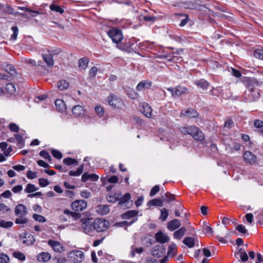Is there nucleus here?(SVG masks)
<instances>
[{"mask_svg": "<svg viewBox=\"0 0 263 263\" xmlns=\"http://www.w3.org/2000/svg\"><path fill=\"white\" fill-rule=\"evenodd\" d=\"M67 257L73 263L81 262L84 259V254L80 250H72L68 253Z\"/></svg>", "mask_w": 263, "mask_h": 263, "instance_id": "7ed1b4c3", "label": "nucleus"}, {"mask_svg": "<svg viewBox=\"0 0 263 263\" xmlns=\"http://www.w3.org/2000/svg\"><path fill=\"white\" fill-rule=\"evenodd\" d=\"M194 126H182L179 128L180 132L183 135H191Z\"/></svg>", "mask_w": 263, "mask_h": 263, "instance_id": "ea45409f", "label": "nucleus"}, {"mask_svg": "<svg viewBox=\"0 0 263 263\" xmlns=\"http://www.w3.org/2000/svg\"><path fill=\"white\" fill-rule=\"evenodd\" d=\"M6 90L8 93L12 94L15 91V86L13 83H8L6 86Z\"/></svg>", "mask_w": 263, "mask_h": 263, "instance_id": "5fc2aeb1", "label": "nucleus"}, {"mask_svg": "<svg viewBox=\"0 0 263 263\" xmlns=\"http://www.w3.org/2000/svg\"><path fill=\"white\" fill-rule=\"evenodd\" d=\"M95 230L97 232H102L106 230L109 227L108 221L101 218L96 219L94 221Z\"/></svg>", "mask_w": 263, "mask_h": 263, "instance_id": "20e7f679", "label": "nucleus"}, {"mask_svg": "<svg viewBox=\"0 0 263 263\" xmlns=\"http://www.w3.org/2000/svg\"><path fill=\"white\" fill-rule=\"evenodd\" d=\"M259 96L260 94L257 90H253L249 92L247 99L249 102H254L259 98Z\"/></svg>", "mask_w": 263, "mask_h": 263, "instance_id": "a878e982", "label": "nucleus"}, {"mask_svg": "<svg viewBox=\"0 0 263 263\" xmlns=\"http://www.w3.org/2000/svg\"><path fill=\"white\" fill-rule=\"evenodd\" d=\"M13 255L15 258L22 261H24L26 259V256L24 254L19 251L14 252L13 253Z\"/></svg>", "mask_w": 263, "mask_h": 263, "instance_id": "6e6d98bb", "label": "nucleus"}, {"mask_svg": "<svg viewBox=\"0 0 263 263\" xmlns=\"http://www.w3.org/2000/svg\"><path fill=\"white\" fill-rule=\"evenodd\" d=\"M160 212L161 215L159 217V219H160L162 221H164L166 220L169 215L168 210L166 208H163L162 209L160 210Z\"/></svg>", "mask_w": 263, "mask_h": 263, "instance_id": "a18cd8bd", "label": "nucleus"}, {"mask_svg": "<svg viewBox=\"0 0 263 263\" xmlns=\"http://www.w3.org/2000/svg\"><path fill=\"white\" fill-rule=\"evenodd\" d=\"M165 248L162 245H158L153 247L152 250V255L157 258L163 256L165 253Z\"/></svg>", "mask_w": 263, "mask_h": 263, "instance_id": "1a4fd4ad", "label": "nucleus"}, {"mask_svg": "<svg viewBox=\"0 0 263 263\" xmlns=\"http://www.w3.org/2000/svg\"><path fill=\"white\" fill-rule=\"evenodd\" d=\"M83 168L84 164H82L77 168V171H70L69 174L71 176H79L82 173Z\"/></svg>", "mask_w": 263, "mask_h": 263, "instance_id": "37998d69", "label": "nucleus"}, {"mask_svg": "<svg viewBox=\"0 0 263 263\" xmlns=\"http://www.w3.org/2000/svg\"><path fill=\"white\" fill-rule=\"evenodd\" d=\"M96 112L100 117H102L104 114L103 108L101 106H96L95 108Z\"/></svg>", "mask_w": 263, "mask_h": 263, "instance_id": "338daca9", "label": "nucleus"}, {"mask_svg": "<svg viewBox=\"0 0 263 263\" xmlns=\"http://www.w3.org/2000/svg\"><path fill=\"white\" fill-rule=\"evenodd\" d=\"M11 30L13 31V34L11 35L10 38L11 40H15L18 32V28L16 26H12L11 27Z\"/></svg>", "mask_w": 263, "mask_h": 263, "instance_id": "e2e57ef3", "label": "nucleus"}, {"mask_svg": "<svg viewBox=\"0 0 263 263\" xmlns=\"http://www.w3.org/2000/svg\"><path fill=\"white\" fill-rule=\"evenodd\" d=\"M134 45V43L129 40L123 43L121 42L119 45L117 46V47L121 50L127 51L132 48Z\"/></svg>", "mask_w": 263, "mask_h": 263, "instance_id": "5701e85b", "label": "nucleus"}, {"mask_svg": "<svg viewBox=\"0 0 263 263\" xmlns=\"http://www.w3.org/2000/svg\"><path fill=\"white\" fill-rule=\"evenodd\" d=\"M107 35L111 39L112 41L117 44H120L123 39V35L121 29L113 27L107 31Z\"/></svg>", "mask_w": 263, "mask_h": 263, "instance_id": "f257e3e1", "label": "nucleus"}, {"mask_svg": "<svg viewBox=\"0 0 263 263\" xmlns=\"http://www.w3.org/2000/svg\"><path fill=\"white\" fill-rule=\"evenodd\" d=\"M14 138L16 140L17 144L23 147L25 145V141L21 134H15Z\"/></svg>", "mask_w": 263, "mask_h": 263, "instance_id": "49530a36", "label": "nucleus"}, {"mask_svg": "<svg viewBox=\"0 0 263 263\" xmlns=\"http://www.w3.org/2000/svg\"><path fill=\"white\" fill-rule=\"evenodd\" d=\"M9 261V256L4 253H0V263H8Z\"/></svg>", "mask_w": 263, "mask_h": 263, "instance_id": "680f3d73", "label": "nucleus"}, {"mask_svg": "<svg viewBox=\"0 0 263 263\" xmlns=\"http://www.w3.org/2000/svg\"><path fill=\"white\" fill-rule=\"evenodd\" d=\"M9 128L11 132L18 133L19 132V127L14 123H11L9 125Z\"/></svg>", "mask_w": 263, "mask_h": 263, "instance_id": "0e129e2a", "label": "nucleus"}, {"mask_svg": "<svg viewBox=\"0 0 263 263\" xmlns=\"http://www.w3.org/2000/svg\"><path fill=\"white\" fill-rule=\"evenodd\" d=\"M180 5L182 7L185 9H190L192 10H202L205 7L204 5L198 4L196 1H187L181 2Z\"/></svg>", "mask_w": 263, "mask_h": 263, "instance_id": "39448f33", "label": "nucleus"}, {"mask_svg": "<svg viewBox=\"0 0 263 263\" xmlns=\"http://www.w3.org/2000/svg\"><path fill=\"white\" fill-rule=\"evenodd\" d=\"M181 226V222L179 220L174 219L170 221L167 224V228L171 231H173L179 228Z\"/></svg>", "mask_w": 263, "mask_h": 263, "instance_id": "a211bd4d", "label": "nucleus"}, {"mask_svg": "<svg viewBox=\"0 0 263 263\" xmlns=\"http://www.w3.org/2000/svg\"><path fill=\"white\" fill-rule=\"evenodd\" d=\"M38 188L36 187L34 184L31 183H28L27 184L26 187L24 189V192L26 193H32L37 190Z\"/></svg>", "mask_w": 263, "mask_h": 263, "instance_id": "79ce46f5", "label": "nucleus"}, {"mask_svg": "<svg viewBox=\"0 0 263 263\" xmlns=\"http://www.w3.org/2000/svg\"><path fill=\"white\" fill-rule=\"evenodd\" d=\"M194 139L202 142L204 140V135L203 132L196 126H194L190 135Z\"/></svg>", "mask_w": 263, "mask_h": 263, "instance_id": "9d476101", "label": "nucleus"}, {"mask_svg": "<svg viewBox=\"0 0 263 263\" xmlns=\"http://www.w3.org/2000/svg\"><path fill=\"white\" fill-rule=\"evenodd\" d=\"M108 101L109 105L115 108L118 107L121 102V100L118 98L116 95L113 94L108 96Z\"/></svg>", "mask_w": 263, "mask_h": 263, "instance_id": "6ab92c4d", "label": "nucleus"}, {"mask_svg": "<svg viewBox=\"0 0 263 263\" xmlns=\"http://www.w3.org/2000/svg\"><path fill=\"white\" fill-rule=\"evenodd\" d=\"M254 127L255 128L254 131L257 133L259 130L263 128V121L259 119H255L253 123Z\"/></svg>", "mask_w": 263, "mask_h": 263, "instance_id": "a19ab883", "label": "nucleus"}, {"mask_svg": "<svg viewBox=\"0 0 263 263\" xmlns=\"http://www.w3.org/2000/svg\"><path fill=\"white\" fill-rule=\"evenodd\" d=\"M71 206L75 211L82 212L86 209L87 203L84 200H76L72 202Z\"/></svg>", "mask_w": 263, "mask_h": 263, "instance_id": "423d86ee", "label": "nucleus"}, {"mask_svg": "<svg viewBox=\"0 0 263 263\" xmlns=\"http://www.w3.org/2000/svg\"><path fill=\"white\" fill-rule=\"evenodd\" d=\"M130 199V194L129 193L125 194L123 196H119V204L121 206L122 204L128 202Z\"/></svg>", "mask_w": 263, "mask_h": 263, "instance_id": "4c0bfd02", "label": "nucleus"}, {"mask_svg": "<svg viewBox=\"0 0 263 263\" xmlns=\"http://www.w3.org/2000/svg\"><path fill=\"white\" fill-rule=\"evenodd\" d=\"M147 205L161 207L163 205V200L160 198H155L149 200L147 202Z\"/></svg>", "mask_w": 263, "mask_h": 263, "instance_id": "cd10ccee", "label": "nucleus"}, {"mask_svg": "<svg viewBox=\"0 0 263 263\" xmlns=\"http://www.w3.org/2000/svg\"><path fill=\"white\" fill-rule=\"evenodd\" d=\"M234 256L237 258L239 256L241 260L243 262H246L248 259V256L247 253L245 250H243L242 248L240 249L237 252L234 253Z\"/></svg>", "mask_w": 263, "mask_h": 263, "instance_id": "b1692460", "label": "nucleus"}, {"mask_svg": "<svg viewBox=\"0 0 263 263\" xmlns=\"http://www.w3.org/2000/svg\"><path fill=\"white\" fill-rule=\"evenodd\" d=\"M48 244L56 252L62 253L64 251L63 245L58 241L49 240Z\"/></svg>", "mask_w": 263, "mask_h": 263, "instance_id": "f8f14e48", "label": "nucleus"}, {"mask_svg": "<svg viewBox=\"0 0 263 263\" xmlns=\"http://www.w3.org/2000/svg\"><path fill=\"white\" fill-rule=\"evenodd\" d=\"M51 257V255L49 253L42 252L37 255L36 259L39 261L46 262L50 259Z\"/></svg>", "mask_w": 263, "mask_h": 263, "instance_id": "412c9836", "label": "nucleus"}, {"mask_svg": "<svg viewBox=\"0 0 263 263\" xmlns=\"http://www.w3.org/2000/svg\"><path fill=\"white\" fill-rule=\"evenodd\" d=\"M186 230L184 227H181L179 230L176 231L173 234L174 238L180 239L184 235Z\"/></svg>", "mask_w": 263, "mask_h": 263, "instance_id": "2f4dec72", "label": "nucleus"}, {"mask_svg": "<svg viewBox=\"0 0 263 263\" xmlns=\"http://www.w3.org/2000/svg\"><path fill=\"white\" fill-rule=\"evenodd\" d=\"M26 206L22 204L17 205L15 208V214L17 216H26L27 214Z\"/></svg>", "mask_w": 263, "mask_h": 263, "instance_id": "f3484780", "label": "nucleus"}, {"mask_svg": "<svg viewBox=\"0 0 263 263\" xmlns=\"http://www.w3.org/2000/svg\"><path fill=\"white\" fill-rule=\"evenodd\" d=\"M180 116H184L189 118H195L198 116V113L194 109L190 108L182 110L180 114Z\"/></svg>", "mask_w": 263, "mask_h": 263, "instance_id": "ddd939ff", "label": "nucleus"}, {"mask_svg": "<svg viewBox=\"0 0 263 263\" xmlns=\"http://www.w3.org/2000/svg\"><path fill=\"white\" fill-rule=\"evenodd\" d=\"M254 55L255 58L263 60V50L259 49L255 50L254 52Z\"/></svg>", "mask_w": 263, "mask_h": 263, "instance_id": "13d9d810", "label": "nucleus"}, {"mask_svg": "<svg viewBox=\"0 0 263 263\" xmlns=\"http://www.w3.org/2000/svg\"><path fill=\"white\" fill-rule=\"evenodd\" d=\"M19 239L23 244L27 246L32 245L35 241L34 236L31 234H27V233L20 234Z\"/></svg>", "mask_w": 263, "mask_h": 263, "instance_id": "0eeeda50", "label": "nucleus"}, {"mask_svg": "<svg viewBox=\"0 0 263 263\" xmlns=\"http://www.w3.org/2000/svg\"><path fill=\"white\" fill-rule=\"evenodd\" d=\"M17 9L19 10H23L25 12H28L32 13V16H35L37 14H39V12L38 11H35V10H31L29 9V8L25 7H17Z\"/></svg>", "mask_w": 263, "mask_h": 263, "instance_id": "864d4df0", "label": "nucleus"}, {"mask_svg": "<svg viewBox=\"0 0 263 263\" xmlns=\"http://www.w3.org/2000/svg\"><path fill=\"white\" fill-rule=\"evenodd\" d=\"M245 84H246V87L248 89L249 92L252 91H253V90H255L254 88H255V85L256 84V83L255 80H248L246 82Z\"/></svg>", "mask_w": 263, "mask_h": 263, "instance_id": "e433bc0d", "label": "nucleus"}, {"mask_svg": "<svg viewBox=\"0 0 263 263\" xmlns=\"http://www.w3.org/2000/svg\"><path fill=\"white\" fill-rule=\"evenodd\" d=\"M99 179V176L95 174H89L88 173H85L81 177L82 182H86L90 179L91 181H96Z\"/></svg>", "mask_w": 263, "mask_h": 263, "instance_id": "4be33fe9", "label": "nucleus"}, {"mask_svg": "<svg viewBox=\"0 0 263 263\" xmlns=\"http://www.w3.org/2000/svg\"><path fill=\"white\" fill-rule=\"evenodd\" d=\"M32 217L35 220L39 222H44L46 221V218L41 215L34 214Z\"/></svg>", "mask_w": 263, "mask_h": 263, "instance_id": "69168bd1", "label": "nucleus"}, {"mask_svg": "<svg viewBox=\"0 0 263 263\" xmlns=\"http://www.w3.org/2000/svg\"><path fill=\"white\" fill-rule=\"evenodd\" d=\"M2 67L6 71L10 73L11 76H14L16 73L14 67L11 64H9L7 63H3L2 64Z\"/></svg>", "mask_w": 263, "mask_h": 263, "instance_id": "393cba45", "label": "nucleus"}, {"mask_svg": "<svg viewBox=\"0 0 263 263\" xmlns=\"http://www.w3.org/2000/svg\"><path fill=\"white\" fill-rule=\"evenodd\" d=\"M97 211L100 215H104L109 212V208L107 205H99Z\"/></svg>", "mask_w": 263, "mask_h": 263, "instance_id": "c756f323", "label": "nucleus"}, {"mask_svg": "<svg viewBox=\"0 0 263 263\" xmlns=\"http://www.w3.org/2000/svg\"><path fill=\"white\" fill-rule=\"evenodd\" d=\"M89 62V60L87 58H83L79 60V67L81 69H85L87 66Z\"/></svg>", "mask_w": 263, "mask_h": 263, "instance_id": "c9c22d12", "label": "nucleus"}, {"mask_svg": "<svg viewBox=\"0 0 263 263\" xmlns=\"http://www.w3.org/2000/svg\"><path fill=\"white\" fill-rule=\"evenodd\" d=\"M167 90L171 93L173 97H179L181 95L185 94L187 91L185 87L177 86L174 88L170 87Z\"/></svg>", "mask_w": 263, "mask_h": 263, "instance_id": "6e6552de", "label": "nucleus"}, {"mask_svg": "<svg viewBox=\"0 0 263 263\" xmlns=\"http://www.w3.org/2000/svg\"><path fill=\"white\" fill-rule=\"evenodd\" d=\"M50 9L51 10L58 12L60 14H62L64 12V10L60 6L54 4L51 5L50 6Z\"/></svg>", "mask_w": 263, "mask_h": 263, "instance_id": "603ef678", "label": "nucleus"}, {"mask_svg": "<svg viewBox=\"0 0 263 263\" xmlns=\"http://www.w3.org/2000/svg\"><path fill=\"white\" fill-rule=\"evenodd\" d=\"M141 111L147 118H151L152 109L148 104H144Z\"/></svg>", "mask_w": 263, "mask_h": 263, "instance_id": "bb28decb", "label": "nucleus"}, {"mask_svg": "<svg viewBox=\"0 0 263 263\" xmlns=\"http://www.w3.org/2000/svg\"><path fill=\"white\" fill-rule=\"evenodd\" d=\"M155 238L157 242L161 244H164L170 240L169 236L161 231H159L155 234Z\"/></svg>", "mask_w": 263, "mask_h": 263, "instance_id": "9b49d317", "label": "nucleus"}, {"mask_svg": "<svg viewBox=\"0 0 263 263\" xmlns=\"http://www.w3.org/2000/svg\"><path fill=\"white\" fill-rule=\"evenodd\" d=\"M195 84L199 87L202 88L203 89H207L209 83L204 79H200L195 82Z\"/></svg>", "mask_w": 263, "mask_h": 263, "instance_id": "f704fd0d", "label": "nucleus"}, {"mask_svg": "<svg viewBox=\"0 0 263 263\" xmlns=\"http://www.w3.org/2000/svg\"><path fill=\"white\" fill-rule=\"evenodd\" d=\"M55 105L56 108L59 111H63L66 109V105L63 101V100L61 99H57L55 101Z\"/></svg>", "mask_w": 263, "mask_h": 263, "instance_id": "7c9ffc66", "label": "nucleus"}, {"mask_svg": "<svg viewBox=\"0 0 263 263\" xmlns=\"http://www.w3.org/2000/svg\"><path fill=\"white\" fill-rule=\"evenodd\" d=\"M121 196L119 194H114V195H110L107 197V200L108 202L115 203L119 200V196Z\"/></svg>", "mask_w": 263, "mask_h": 263, "instance_id": "de8ad7c7", "label": "nucleus"}, {"mask_svg": "<svg viewBox=\"0 0 263 263\" xmlns=\"http://www.w3.org/2000/svg\"><path fill=\"white\" fill-rule=\"evenodd\" d=\"M44 61L49 66H52L54 64L53 57L51 54H45L42 55Z\"/></svg>", "mask_w": 263, "mask_h": 263, "instance_id": "473e14b6", "label": "nucleus"}, {"mask_svg": "<svg viewBox=\"0 0 263 263\" xmlns=\"http://www.w3.org/2000/svg\"><path fill=\"white\" fill-rule=\"evenodd\" d=\"M69 86V83L65 80H60L57 83V87L60 90H63L68 88Z\"/></svg>", "mask_w": 263, "mask_h": 263, "instance_id": "58836bf2", "label": "nucleus"}, {"mask_svg": "<svg viewBox=\"0 0 263 263\" xmlns=\"http://www.w3.org/2000/svg\"><path fill=\"white\" fill-rule=\"evenodd\" d=\"M15 220V222L16 224H25L27 223L28 219L25 216H20Z\"/></svg>", "mask_w": 263, "mask_h": 263, "instance_id": "4d7b16f0", "label": "nucleus"}, {"mask_svg": "<svg viewBox=\"0 0 263 263\" xmlns=\"http://www.w3.org/2000/svg\"><path fill=\"white\" fill-rule=\"evenodd\" d=\"M13 222L11 221H5L4 220H0V227L3 228H10L12 227Z\"/></svg>", "mask_w": 263, "mask_h": 263, "instance_id": "09e8293b", "label": "nucleus"}, {"mask_svg": "<svg viewBox=\"0 0 263 263\" xmlns=\"http://www.w3.org/2000/svg\"><path fill=\"white\" fill-rule=\"evenodd\" d=\"M243 159L245 161L250 164H254L256 161V157L250 151H246L243 154Z\"/></svg>", "mask_w": 263, "mask_h": 263, "instance_id": "dca6fc26", "label": "nucleus"}, {"mask_svg": "<svg viewBox=\"0 0 263 263\" xmlns=\"http://www.w3.org/2000/svg\"><path fill=\"white\" fill-rule=\"evenodd\" d=\"M141 19L144 21L149 23L150 24H153L157 19L154 13H148V14H141L140 15Z\"/></svg>", "mask_w": 263, "mask_h": 263, "instance_id": "2eb2a0df", "label": "nucleus"}, {"mask_svg": "<svg viewBox=\"0 0 263 263\" xmlns=\"http://www.w3.org/2000/svg\"><path fill=\"white\" fill-rule=\"evenodd\" d=\"M132 251L130 252L131 256L132 257H134L135 255V252L138 254H141L143 251V248L142 247L138 248H134V246H132L131 247Z\"/></svg>", "mask_w": 263, "mask_h": 263, "instance_id": "bf43d9fd", "label": "nucleus"}, {"mask_svg": "<svg viewBox=\"0 0 263 263\" xmlns=\"http://www.w3.org/2000/svg\"><path fill=\"white\" fill-rule=\"evenodd\" d=\"M40 155L44 158V159L50 161L51 160V157L49 153L45 150H42L40 152Z\"/></svg>", "mask_w": 263, "mask_h": 263, "instance_id": "052dcab7", "label": "nucleus"}, {"mask_svg": "<svg viewBox=\"0 0 263 263\" xmlns=\"http://www.w3.org/2000/svg\"><path fill=\"white\" fill-rule=\"evenodd\" d=\"M81 226L80 229L84 233L93 236L95 233V227L93 222L89 219L83 218L81 219Z\"/></svg>", "mask_w": 263, "mask_h": 263, "instance_id": "f03ea898", "label": "nucleus"}, {"mask_svg": "<svg viewBox=\"0 0 263 263\" xmlns=\"http://www.w3.org/2000/svg\"><path fill=\"white\" fill-rule=\"evenodd\" d=\"M51 153L53 156L57 159H61L63 157L62 154L58 150L53 149L51 151Z\"/></svg>", "mask_w": 263, "mask_h": 263, "instance_id": "774afa93", "label": "nucleus"}, {"mask_svg": "<svg viewBox=\"0 0 263 263\" xmlns=\"http://www.w3.org/2000/svg\"><path fill=\"white\" fill-rule=\"evenodd\" d=\"M72 114L77 117H82L85 114V110L83 106L76 105L72 108Z\"/></svg>", "mask_w": 263, "mask_h": 263, "instance_id": "aec40b11", "label": "nucleus"}, {"mask_svg": "<svg viewBox=\"0 0 263 263\" xmlns=\"http://www.w3.org/2000/svg\"><path fill=\"white\" fill-rule=\"evenodd\" d=\"M177 252V249L176 245L174 243H171L168 247L167 255L168 257H172L176 255Z\"/></svg>", "mask_w": 263, "mask_h": 263, "instance_id": "c85d7f7f", "label": "nucleus"}, {"mask_svg": "<svg viewBox=\"0 0 263 263\" xmlns=\"http://www.w3.org/2000/svg\"><path fill=\"white\" fill-rule=\"evenodd\" d=\"M152 82L149 80H143L137 85L136 89L138 91H142L149 89L152 87Z\"/></svg>", "mask_w": 263, "mask_h": 263, "instance_id": "4468645a", "label": "nucleus"}, {"mask_svg": "<svg viewBox=\"0 0 263 263\" xmlns=\"http://www.w3.org/2000/svg\"><path fill=\"white\" fill-rule=\"evenodd\" d=\"M138 212L135 210H130L122 215V218L124 219L131 218L136 216Z\"/></svg>", "mask_w": 263, "mask_h": 263, "instance_id": "c03bdc74", "label": "nucleus"}, {"mask_svg": "<svg viewBox=\"0 0 263 263\" xmlns=\"http://www.w3.org/2000/svg\"><path fill=\"white\" fill-rule=\"evenodd\" d=\"M177 15L178 16H180L184 17V18L181 20V21L179 24V26L180 27L184 26L187 24V23L189 22V20L188 15L184 14H182V13H179V14H177Z\"/></svg>", "mask_w": 263, "mask_h": 263, "instance_id": "3c124183", "label": "nucleus"}, {"mask_svg": "<svg viewBox=\"0 0 263 263\" xmlns=\"http://www.w3.org/2000/svg\"><path fill=\"white\" fill-rule=\"evenodd\" d=\"M183 243L189 248H191L195 245V239L192 237H187L183 239Z\"/></svg>", "mask_w": 263, "mask_h": 263, "instance_id": "72a5a7b5", "label": "nucleus"}, {"mask_svg": "<svg viewBox=\"0 0 263 263\" xmlns=\"http://www.w3.org/2000/svg\"><path fill=\"white\" fill-rule=\"evenodd\" d=\"M63 162L65 164L68 165V166L71 165H73L74 164H76L77 165L78 164V161L77 160L71 158H70V157H68V158L64 159Z\"/></svg>", "mask_w": 263, "mask_h": 263, "instance_id": "8fccbe9b", "label": "nucleus"}]
</instances>
